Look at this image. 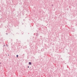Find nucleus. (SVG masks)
Wrapping results in <instances>:
<instances>
[{"instance_id":"obj_3","label":"nucleus","mask_w":77,"mask_h":77,"mask_svg":"<svg viewBox=\"0 0 77 77\" xmlns=\"http://www.w3.org/2000/svg\"><path fill=\"white\" fill-rule=\"evenodd\" d=\"M28 68H29V66H28Z\"/></svg>"},{"instance_id":"obj_1","label":"nucleus","mask_w":77,"mask_h":77,"mask_svg":"<svg viewBox=\"0 0 77 77\" xmlns=\"http://www.w3.org/2000/svg\"><path fill=\"white\" fill-rule=\"evenodd\" d=\"M29 65H32V63H31V62H29Z\"/></svg>"},{"instance_id":"obj_2","label":"nucleus","mask_w":77,"mask_h":77,"mask_svg":"<svg viewBox=\"0 0 77 77\" xmlns=\"http://www.w3.org/2000/svg\"><path fill=\"white\" fill-rule=\"evenodd\" d=\"M17 57H18V55H17Z\"/></svg>"}]
</instances>
